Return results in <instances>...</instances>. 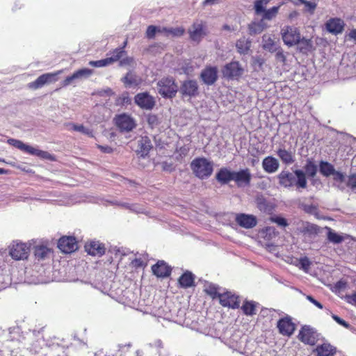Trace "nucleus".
Returning a JSON list of instances; mask_svg holds the SVG:
<instances>
[{"label": "nucleus", "instance_id": "f257e3e1", "mask_svg": "<svg viewBox=\"0 0 356 356\" xmlns=\"http://www.w3.org/2000/svg\"><path fill=\"white\" fill-rule=\"evenodd\" d=\"M277 179L279 184L286 188L296 186L298 189H305L307 186L305 174L302 170H296L293 172L282 170L278 175Z\"/></svg>", "mask_w": 356, "mask_h": 356}, {"label": "nucleus", "instance_id": "f03ea898", "mask_svg": "<svg viewBox=\"0 0 356 356\" xmlns=\"http://www.w3.org/2000/svg\"><path fill=\"white\" fill-rule=\"evenodd\" d=\"M194 175L201 179H207L213 172V163L206 158H196L191 163Z\"/></svg>", "mask_w": 356, "mask_h": 356}, {"label": "nucleus", "instance_id": "7ed1b4c3", "mask_svg": "<svg viewBox=\"0 0 356 356\" xmlns=\"http://www.w3.org/2000/svg\"><path fill=\"white\" fill-rule=\"evenodd\" d=\"M7 143L9 145L19 149V150L28 153L31 155L36 156L39 158L47 159L49 161L55 160L54 156L48 152L36 149L31 145L24 143L19 140L9 138Z\"/></svg>", "mask_w": 356, "mask_h": 356}, {"label": "nucleus", "instance_id": "20e7f679", "mask_svg": "<svg viewBox=\"0 0 356 356\" xmlns=\"http://www.w3.org/2000/svg\"><path fill=\"white\" fill-rule=\"evenodd\" d=\"M157 91L163 98L174 97L177 91L178 86L172 77H163L156 83Z\"/></svg>", "mask_w": 356, "mask_h": 356}, {"label": "nucleus", "instance_id": "39448f33", "mask_svg": "<svg viewBox=\"0 0 356 356\" xmlns=\"http://www.w3.org/2000/svg\"><path fill=\"white\" fill-rule=\"evenodd\" d=\"M281 34L284 43L289 47L294 46L300 42V33L296 27L284 26L281 30Z\"/></svg>", "mask_w": 356, "mask_h": 356}, {"label": "nucleus", "instance_id": "423d86ee", "mask_svg": "<svg viewBox=\"0 0 356 356\" xmlns=\"http://www.w3.org/2000/svg\"><path fill=\"white\" fill-rule=\"evenodd\" d=\"M116 127L121 132H129L136 127V120L129 115L122 113L115 117Z\"/></svg>", "mask_w": 356, "mask_h": 356}, {"label": "nucleus", "instance_id": "0eeeda50", "mask_svg": "<svg viewBox=\"0 0 356 356\" xmlns=\"http://www.w3.org/2000/svg\"><path fill=\"white\" fill-rule=\"evenodd\" d=\"M244 69L238 61H232L226 64L222 73L224 77L228 79H238L243 74Z\"/></svg>", "mask_w": 356, "mask_h": 356}, {"label": "nucleus", "instance_id": "6e6552de", "mask_svg": "<svg viewBox=\"0 0 356 356\" xmlns=\"http://www.w3.org/2000/svg\"><path fill=\"white\" fill-rule=\"evenodd\" d=\"M33 254L35 263L43 265L51 260L53 256V251L46 245H36L33 247Z\"/></svg>", "mask_w": 356, "mask_h": 356}, {"label": "nucleus", "instance_id": "1a4fd4ad", "mask_svg": "<svg viewBox=\"0 0 356 356\" xmlns=\"http://www.w3.org/2000/svg\"><path fill=\"white\" fill-rule=\"evenodd\" d=\"M62 72V70L54 73H45L38 76L35 81L29 83V87L32 89H38L47 83L57 81V76Z\"/></svg>", "mask_w": 356, "mask_h": 356}, {"label": "nucleus", "instance_id": "9d476101", "mask_svg": "<svg viewBox=\"0 0 356 356\" xmlns=\"http://www.w3.org/2000/svg\"><path fill=\"white\" fill-rule=\"evenodd\" d=\"M93 72L92 70L82 68L74 72L71 76H67L62 83L63 87L75 85L79 80L88 78Z\"/></svg>", "mask_w": 356, "mask_h": 356}, {"label": "nucleus", "instance_id": "9b49d317", "mask_svg": "<svg viewBox=\"0 0 356 356\" xmlns=\"http://www.w3.org/2000/svg\"><path fill=\"white\" fill-rule=\"evenodd\" d=\"M218 71L216 66H206L201 72L200 78L207 86L213 85L218 78Z\"/></svg>", "mask_w": 356, "mask_h": 356}, {"label": "nucleus", "instance_id": "f8f14e48", "mask_svg": "<svg viewBox=\"0 0 356 356\" xmlns=\"http://www.w3.org/2000/svg\"><path fill=\"white\" fill-rule=\"evenodd\" d=\"M252 174L248 168L241 169L234 172L233 181L238 187H245L250 185Z\"/></svg>", "mask_w": 356, "mask_h": 356}, {"label": "nucleus", "instance_id": "ddd939ff", "mask_svg": "<svg viewBox=\"0 0 356 356\" xmlns=\"http://www.w3.org/2000/svg\"><path fill=\"white\" fill-rule=\"evenodd\" d=\"M135 103L141 108L152 110L155 106V99L148 92H140L134 97Z\"/></svg>", "mask_w": 356, "mask_h": 356}, {"label": "nucleus", "instance_id": "4468645a", "mask_svg": "<svg viewBox=\"0 0 356 356\" xmlns=\"http://www.w3.org/2000/svg\"><path fill=\"white\" fill-rule=\"evenodd\" d=\"M10 254L15 260L26 259L29 254V246L26 243H16L10 248Z\"/></svg>", "mask_w": 356, "mask_h": 356}, {"label": "nucleus", "instance_id": "2eb2a0df", "mask_svg": "<svg viewBox=\"0 0 356 356\" xmlns=\"http://www.w3.org/2000/svg\"><path fill=\"white\" fill-rule=\"evenodd\" d=\"M58 248L65 253H71L78 248L77 241L74 236H63L58 242Z\"/></svg>", "mask_w": 356, "mask_h": 356}, {"label": "nucleus", "instance_id": "dca6fc26", "mask_svg": "<svg viewBox=\"0 0 356 356\" xmlns=\"http://www.w3.org/2000/svg\"><path fill=\"white\" fill-rule=\"evenodd\" d=\"M220 303L223 307H228L232 309L239 307L238 297L230 291L221 293L218 295Z\"/></svg>", "mask_w": 356, "mask_h": 356}, {"label": "nucleus", "instance_id": "f3484780", "mask_svg": "<svg viewBox=\"0 0 356 356\" xmlns=\"http://www.w3.org/2000/svg\"><path fill=\"white\" fill-rule=\"evenodd\" d=\"M316 331L308 325L303 326L298 334L299 339L302 342L309 345H314L316 343Z\"/></svg>", "mask_w": 356, "mask_h": 356}, {"label": "nucleus", "instance_id": "a211bd4d", "mask_svg": "<svg viewBox=\"0 0 356 356\" xmlns=\"http://www.w3.org/2000/svg\"><path fill=\"white\" fill-rule=\"evenodd\" d=\"M235 220L239 226L245 229L253 228L257 224V218L252 214L237 213Z\"/></svg>", "mask_w": 356, "mask_h": 356}, {"label": "nucleus", "instance_id": "6ab92c4d", "mask_svg": "<svg viewBox=\"0 0 356 356\" xmlns=\"http://www.w3.org/2000/svg\"><path fill=\"white\" fill-rule=\"evenodd\" d=\"M225 343L234 350L241 351L243 348V334L240 331H234L228 338H224Z\"/></svg>", "mask_w": 356, "mask_h": 356}, {"label": "nucleus", "instance_id": "aec40b11", "mask_svg": "<svg viewBox=\"0 0 356 356\" xmlns=\"http://www.w3.org/2000/svg\"><path fill=\"white\" fill-rule=\"evenodd\" d=\"M190 38L197 42H200L206 35L205 26L202 22H195L193 24L191 29L188 30Z\"/></svg>", "mask_w": 356, "mask_h": 356}, {"label": "nucleus", "instance_id": "412c9836", "mask_svg": "<svg viewBox=\"0 0 356 356\" xmlns=\"http://www.w3.org/2000/svg\"><path fill=\"white\" fill-rule=\"evenodd\" d=\"M198 84L195 80H188L183 82L180 90L183 95L195 97L198 95Z\"/></svg>", "mask_w": 356, "mask_h": 356}, {"label": "nucleus", "instance_id": "4be33fe9", "mask_svg": "<svg viewBox=\"0 0 356 356\" xmlns=\"http://www.w3.org/2000/svg\"><path fill=\"white\" fill-rule=\"evenodd\" d=\"M277 328L282 335L291 336L295 330V325L290 317L286 316L280 319L277 322Z\"/></svg>", "mask_w": 356, "mask_h": 356}, {"label": "nucleus", "instance_id": "5701e85b", "mask_svg": "<svg viewBox=\"0 0 356 356\" xmlns=\"http://www.w3.org/2000/svg\"><path fill=\"white\" fill-rule=\"evenodd\" d=\"M153 273L158 277H165L170 275L171 268L163 261H159L152 267Z\"/></svg>", "mask_w": 356, "mask_h": 356}, {"label": "nucleus", "instance_id": "b1692460", "mask_svg": "<svg viewBox=\"0 0 356 356\" xmlns=\"http://www.w3.org/2000/svg\"><path fill=\"white\" fill-rule=\"evenodd\" d=\"M86 252L92 256L101 257L105 253L104 245L99 241H91L85 246Z\"/></svg>", "mask_w": 356, "mask_h": 356}, {"label": "nucleus", "instance_id": "393cba45", "mask_svg": "<svg viewBox=\"0 0 356 356\" xmlns=\"http://www.w3.org/2000/svg\"><path fill=\"white\" fill-rule=\"evenodd\" d=\"M298 230L305 236L314 237L319 232V227L316 225L309 222H303L298 228Z\"/></svg>", "mask_w": 356, "mask_h": 356}, {"label": "nucleus", "instance_id": "a878e982", "mask_svg": "<svg viewBox=\"0 0 356 356\" xmlns=\"http://www.w3.org/2000/svg\"><path fill=\"white\" fill-rule=\"evenodd\" d=\"M234 172L227 168H221L216 173V179L222 185L227 184L233 181Z\"/></svg>", "mask_w": 356, "mask_h": 356}, {"label": "nucleus", "instance_id": "bb28decb", "mask_svg": "<svg viewBox=\"0 0 356 356\" xmlns=\"http://www.w3.org/2000/svg\"><path fill=\"white\" fill-rule=\"evenodd\" d=\"M262 167L265 172L268 173H274L278 170L280 163L277 159L273 156H268L263 160Z\"/></svg>", "mask_w": 356, "mask_h": 356}, {"label": "nucleus", "instance_id": "cd10ccee", "mask_svg": "<svg viewBox=\"0 0 356 356\" xmlns=\"http://www.w3.org/2000/svg\"><path fill=\"white\" fill-rule=\"evenodd\" d=\"M277 155L285 165H291L295 161L293 152L290 149H286L284 147H280L277 149Z\"/></svg>", "mask_w": 356, "mask_h": 356}, {"label": "nucleus", "instance_id": "c85d7f7f", "mask_svg": "<svg viewBox=\"0 0 356 356\" xmlns=\"http://www.w3.org/2000/svg\"><path fill=\"white\" fill-rule=\"evenodd\" d=\"M314 353L316 356H334L336 348L330 343H324L317 346L315 350H314Z\"/></svg>", "mask_w": 356, "mask_h": 356}, {"label": "nucleus", "instance_id": "c756f323", "mask_svg": "<svg viewBox=\"0 0 356 356\" xmlns=\"http://www.w3.org/2000/svg\"><path fill=\"white\" fill-rule=\"evenodd\" d=\"M343 22L338 18H334L330 19L326 23L327 30L332 33L338 34L343 30Z\"/></svg>", "mask_w": 356, "mask_h": 356}, {"label": "nucleus", "instance_id": "7c9ffc66", "mask_svg": "<svg viewBox=\"0 0 356 356\" xmlns=\"http://www.w3.org/2000/svg\"><path fill=\"white\" fill-rule=\"evenodd\" d=\"M138 147L143 156L147 155L152 147L151 140L147 136L141 137L138 141Z\"/></svg>", "mask_w": 356, "mask_h": 356}, {"label": "nucleus", "instance_id": "2f4dec72", "mask_svg": "<svg viewBox=\"0 0 356 356\" xmlns=\"http://www.w3.org/2000/svg\"><path fill=\"white\" fill-rule=\"evenodd\" d=\"M262 47L264 49L271 53L276 51L280 47L270 36L266 35L262 37Z\"/></svg>", "mask_w": 356, "mask_h": 356}, {"label": "nucleus", "instance_id": "473e14b6", "mask_svg": "<svg viewBox=\"0 0 356 356\" xmlns=\"http://www.w3.org/2000/svg\"><path fill=\"white\" fill-rule=\"evenodd\" d=\"M195 275L190 271H186L179 279V283L182 288L186 289L193 285Z\"/></svg>", "mask_w": 356, "mask_h": 356}, {"label": "nucleus", "instance_id": "72a5a7b5", "mask_svg": "<svg viewBox=\"0 0 356 356\" xmlns=\"http://www.w3.org/2000/svg\"><path fill=\"white\" fill-rule=\"evenodd\" d=\"M251 47V41L245 38H240L236 41V47L241 54H247Z\"/></svg>", "mask_w": 356, "mask_h": 356}, {"label": "nucleus", "instance_id": "f704fd0d", "mask_svg": "<svg viewBox=\"0 0 356 356\" xmlns=\"http://www.w3.org/2000/svg\"><path fill=\"white\" fill-rule=\"evenodd\" d=\"M305 169V177L307 176L308 177L313 178L316 176L317 171H318V167L314 163L312 159H308L306 161V164L304 167Z\"/></svg>", "mask_w": 356, "mask_h": 356}, {"label": "nucleus", "instance_id": "c9c22d12", "mask_svg": "<svg viewBox=\"0 0 356 356\" xmlns=\"http://www.w3.org/2000/svg\"><path fill=\"white\" fill-rule=\"evenodd\" d=\"M320 172L325 177H329L334 173V166L327 161H321L319 164Z\"/></svg>", "mask_w": 356, "mask_h": 356}, {"label": "nucleus", "instance_id": "e433bc0d", "mask_svg": "<svg viewBox=\"0 0 356 356\" xmlns=\"http://www.w3.org/2000/svg\"><path fill=\"white\" fill-rule=\"evenodd\" d=\"M204 287L205 293L210 296L213 299L216 298H218V295L221 293L218 292V286L214 284L207 282Z\"/></svg>", "mask_w": 356, "mask_h": 356}, {"label": "nucleus", "instance_id": "4c0bfd02", "mask_svg": "<svg viewBox=\"0 0 356 356\" xmlns=\"http://www.w3.org/2000/svg\"><path fill=\"white\" fill-rule=\"evenodd\" d=\"M68 126L70 127L69 130H73L75 131L81 132V133H82L85 135H87L91 138H92L94 136L92 130L84 127L82 124H76L74 123H70L68 124Z\"/></svg>", "mask_w": 356, "mask_h": 356}, {"label": "nucleus", "instance_id": "58836bf2", "mask_svg": "<svg viewBox=\"0 0 356 356\" xmlns=\"http://www.w3.org/2000/svg\"><path fill=\"white\" fill-rule=\"evenodd\" d=\"M122 81L127 86L129 87L132 86H138L140 83V79L131 72L126 74V76L122 79Z\"/></svg>", "mask_w": 356, "mask_h": 356}, {"label": "nucleus", "instance_id": "ea45409f", "mask_svg": "<svg viewBox=\"0 0 356 356\" xmlns=\"http://www.w3.org/2000/svg\"><path fill=\"white\" fill-rule=\"evenodd\" d=\"M257 303L254 301H245L241 309L245 315L252 316L256 314V306Z\"/></svg>", "mask_w": 356, "mask_h": 356}, {"label": "nucleus", "instance_id": "a19ab883", "mask_svg": "<svg viewBox=\"0 0 356 356\" xmlns=\"http://www.w3.org/2000/svg\"><path fill=\"white\" fill-rule=\"evenodd\" d=\"M332 175L334 176L333 179L334 181V184H336L337 186V187L339 188L340 189H341V190L344 189V188H345L344 183H345V179H346L345 175L343 173L336 171V170H335L334 173H333Z\"/></svg>", "mask_w": 356, "mask_h": 356}, {"label": "nucleus", "instance_id": "79ce46f5", "mask_svg": "<svg viewBox=\"0 0 356 356\" xmlns=\"http://www.w3.org/2000/svg\"><path fill=\"white\" fill-rule=\"evenodd\" d=\"M21 329L19 327H14L13 328L10 329L9 334H10V340L11 341H17L18 342H22V339H24V337L22 335H20Z\"/></svg>", "mask_w": 356, "mask_h": 356}, {"label": "nucleus", "instance_id": "37998d69", "mask_svg": "<svg viewBox=\"0 0 356 356\" xmlns=\"http://www.w3.org/2000/svg\"><path fill=\"white\" fill-rule=\"evenodd\" d=\"M165 31V35L169 36L172 35L174 37H180L184 35L185 30L182 27H176V28H167L166 29H163Z\"/></svg>", "mask_w": 356, "mask_h": 356}, {"label": "nucleus", "instance_id": "c03bdc74", "mask_svg": "<svg viewBox=\"0 0 356 356\" xmlns=\"http://www.w3.org/2000/svg\"><path fill=\"white\" fill-rule=\"evenodd\" d=\"M327 239L330 242L337 244L341 243L343 241V238L342 236L334 232L330 228L327 227Z\"/></svg>", "mask_w": 356, "mask_h": 356}, {"label": "nucleus", "instance_id": "a18cd8bd", "mask_svg": "<svg viewBox=\"0 0 356 356\" xmlns=\"http://www.w3.org/2000/svg\"><path fill=\"white\" fill-rule=\"evenodd\" d=\"M11 283V278L8 274L3 270L0 273V291L7 288Z\"/></svg>", "mask_w": 356, "mask_h": 356}, {"label": "nucleus", "instance_id": "49530a36", "mask_svg": "<svg viewBox=\"0 0 356 356\" xmlns=\"http://www.w3.org/2000/svg\"><path fill=\"white\" fill-rule=\"evenodd\" d=\"M124 53V51L123 50V47L122 48H117L115 50H113L111 53V56L107 57L108 60H110L109 63L110 64L113 63L114 62L118 60Z\"/></svg>", "mask_w": 356, "mask_h": 356}, {"label": "nucleus", "instance_id": "de8ad7c7", "mask_svg": "<svg viewBox=\"0 0 356 356\" xmlns=\"http://www.w3.org/2000/svg\"><path fill=\"white\" fill-rule=\"evenodd\" d=\"M268 0H257L254 2V10L257 15L264 13L265 10V6L268 3Z\"/></svg>", "mask_w": 356, "mask_h": 356}, {"label": "nucleus", "instance_id": "09e8293b", "mask_svg": "<svg viewBox=\"0 0 356 356\" xmlns=\"http://www.w3.org/2000/svg\"><path fill=\"white\" fill-rule=\"evenodd\" d=\"M278 10L279 6H273L268 10H266L264 13L263 18L268 20L273 19L278 13Z\"/></svg>", "mask_w": 356, "mask_h": 356}, {"label": "nucleus", "instance_id": "8fccbe9b", "mask_svg": "<svg viewBox=\"0 0 356 356\" xmlns=\"http://www.w3.org/2000/svg\"><path fill=\"white\" fill-rule=\"evenodd\" d=\"M109 61L110 60L106 58L99 60H91L89 62V65L95 67H102L111 65Z\"/></svg>", "mask_w": 356, "mask_h": 356}, {"label": "nucleus", "instance_id": "3c124183", "mask_svg": "<svg viewBox=\"0 0 356 356\" xmlns=\"http://www.w3.org/2000/svg\"><path fill=\"white\" fill-rule=\"evenodd\" d=\"M147 121L152 129H154V127H157L159 124V118L154 114H149L147 116Z\"/></svg>", "mask_w": 356, "mask_h": 356}, {"label": "nucleus", "instance_id": "603ef678", "mask_svg": "<svg viewBox=\"0 0 356 356\" xmlns=\"http://www.w3.org/2000/svg\"><path fill=\"white\" fill-rule=\"evenodd\" d=\"M301 208L307 213L315 214L317 213L318 208L314 204H302Z\"/></svg>", "mask_w": 356, "mask_h": 356}, {"label": "nucleus", "instance_id": "864d4df0", "mask_svg": "<svg viewBox=\"0 0 356 356\" xmlns=\"http://www.w3.org/2000/svg\"><path fill=\"white\" fill-rule=\"evenodd\" d=\"M298 44H300L301 51H309L312 48V42L310 40L302 38L300 40Z\"/></svg>", "mask_w": 356, "mask_h": 356}, {"label": "nucleus", "instance_id": "5fc2aeb1", "mask_svg": "<svg viewBox=\"0 0 356 356\" xmlns=\"http://www.w3.org/2000/svg\"><path fill=\"white\" fill-rule=\"evenodd\" d=\"M118 204L120 205L121 207H123L136 213L143 212V209L141 208H139V207L137 204H130L126 202L119 203Z\"/></svg>", "mask_w": 356, "mask_h": 356}, {"label": "nucleus", "instance_id": "6e6d98bb", "mask_svg": "<svg viewBox=\"0 0 356 356\" xmlns=\"http://www.w3.org/2000/svg\"><path fill=\"white\" fill-rule=\"evenodd\" d=\"M249 31L250 34H257L260 33L263 29L259 24L252 23L249 25Z\"/></svg>", "mask_w": 356, "mask_h": 356}, {"label": "nucleus", "instance_id": "4d7b16f0", "mask_svg": "<svg viewBox=\"0 0 356 356\" xmlns=\"http://www.w3.org/2000/svg\"><path fill=\"white\" fill-rule=\"evenodd\" d=\"M131 264L133 267L135 268H141L144 267L147 265L146 260L143 258H135L131 262Z\"/></svg>", "mask_w": 356, "mask_h": 356}, {"label": "nucleus", "instance_id": "13d9d810", "mask_svg": "<svg viewBox=\"0 0 356 356\" xmlns=\"http://www.w3.org/2000/svg\"><path fill=\"white\" fill-rule=\"evenodd\" d=\"M275 52V58L278 62L285 63L286 56L284 54L282 49L280 47Z\"/></svg>", "mask_w": 356, "mask_h": 356}, {"label": "nucleus", "instance_id": "bf43d9fd", "mask_svg": "<svg viewBox=\"0 0 356 356\" xmlns=\"http://www.w3.org/2000/svg\"><path fill=\"white\" fill-rule=\"evenodd\" d=\"M157 26L150 25L147 27V31H146V36L149 39H152L154 38L156 33Z\"/></svg>", "mask_w": 356, "mask_h": 356}, {"label": "nucleus", "instance_id": "052dcab7", "mask_svg": "<svg viewBox=\"0 0 356 356\" xmlns=\"http://www.w3.org/2000/svg\"><path fill=\"white\" fill-rule=\"evenodd\" d=\"M271 221L273 222H275L276 224H277L278 225L282 226V227H286L288 225V222H287L286 220L282 217H279V216L272 217Z\"/></svg>", "mask_w": 356, "mask_h": 356}, {"label": "nucleus", "instance_id": "680f3d73", "mask_svg": "<svg viewBox=\"0 0 356 356\" xmlns=\"http://www.w3.org/2000/svg\"><path fill=\"white\" fill-rule=\"evenodd\" d=\"M332 318L339 325H342L343 327L349 329L350 327V325L345 321L343 319L341 318L339 316L332 314Z\"/></svg>", "mask_w": 356, "mask_h": 356}, {"label": "nucleus", "instance_id": "e2e57ef3", "mask_svg": "<svg viewBox=\"0 0 356 356\" xmlns=\"http://www.w3.org/2000/svg\"><path fill=\"white\" fill-rule=\"evenodd\" d=\"M299 262H300L301 268H302L304 270H308L311 265V262L307 257L300 258Z\"/></svg>", "mask_w": 356, "mask_h": 356}, {"label": "nucleus", "instance_id": "0e129e2a", "mask_svg": "<svg viewBox=\"0 0 356 356\" xmlns=\"http://www.w3.org/2000/svg\"><path fill=\"white\" fill-rule=\"evenodd\" d=\"M347 186L352 190L356 189V174H353L348 177Z\"/></svg>", "mask_w": 356, "mask_h": 356}, {"label": "nucleus", "instance_id": "69168bd1", "mask_svg": "<svg viewBox=\"0 0 356 356\" xmlns=\"http://www.w3.org/2000/svg\"><path fill=\"white\" fill-rule=\"evenodd\" d=\"M134 62V59L131 57H126L120 60V65H131Z\"/></svg>", "mask_w": 356, "mask_h": 356}, {"label": "nucleus", "instance_id": "338daca9", "mask_svg": "<svg viewBox=\"0 0 356 356\" xmlns=\"http://www.w3.org/2000/svg\"><path fill=\"white\" fill-rule=\"evenodd\" d=\"M305 6L311 13H313L317 6V4L307 1Z\"/></svg>", "mask_w": 356, "mask_h": 356}, {"label": "nucleus", "instance_id": "774afa93", "mask_svg": "<svg viewBox=\"0 0 356 356\" xmlns=\"http://www.w3.org/2000/svg\"><path fill=\"white\" fill-rule=\"evenodd\" d=\"M346 300L348 303L356 306V293L346 296Z\"/></svg>", "mask_w": 356, "mask_h": 356}]
</instances>
